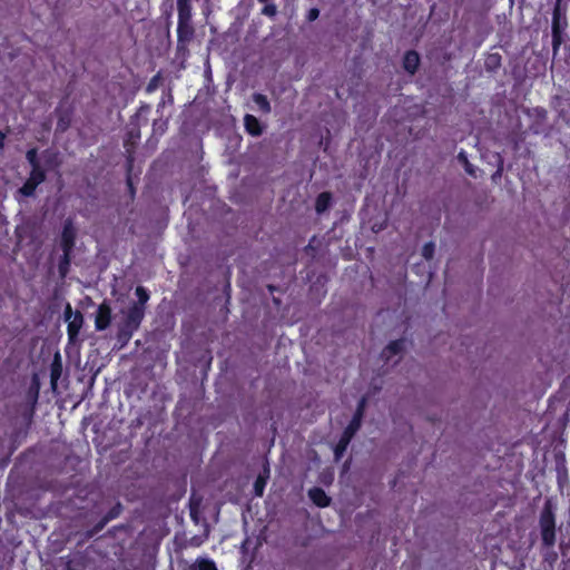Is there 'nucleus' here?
Wrapping results in <instances>:
<instances>
[{"label": "nucleus", "mask_w": 570, "mask_h": 570, "mask_svg": "<svg viewBox=\"0 0 570 570\" xmlns=\"http://www.w3.org/2000/svg\"><path fill=\"white\" fill-rule=\"evenodd\" d=\"M542 546L552 548L556 543V514L551 500H547L539 518Z\"/></svg>", "instance_id": "f257e3e1"}, {"label": "nucleus", "mask_w": 570, "mask_h": 570, "mask_svg": "<svg viewBox=\"0 0 570 570\" xmlns=\"http://www.w3.org/2000/svg\"><path fill=\"white\" fill-rule=\"evenodd\" d=\"M561 1L557 0L552 10L551 35L553 57L559 52L560 46L564 40V30L568 27L566 14L561 10Z\"/></svg>", "instance_id": "f03ea898"}, {"label": "nucleus", "mask_w": 570, "mask_h": 570, "mask_svg": "<svg viewBox=\"0 0 570 570\" xmlns=\"http://www.w3.org/2000/svg\"><path fill=\"white\" fill-rule=\"evenodd\" d=\"M525 115L530 119L529 131L532 135H542L544 137L550 136L551 126L548 124V111L544 107L537 106L528 108L525 110Z\"/></svg>", "instance_id": "7ed1b4c3"}, {"label": "nucleus", "mask_w": 570, "mask_h": 570, "mask_svg": "<svg viewBox=\"0 0 570 570\" xmlns=\"http://www.w3.org/2000/svg\"><path fill=\"white\" fill-rule=\"evenodd\" d=\"M63 318L67 322L68 340L70 343H75L83 325V315L80 311L73 312L71 304L67 303L63 311Z\"/></svg>", "instance_id": "20e7f679"}, {"label": "nucleus", "mask_w": 570, "mask_h": 570, "mask_svg": "<svg viewBox=\"0 0 570 570\" xmlns=\"http://www.w3.org/2000/svg\"><path fill=\"white\" fill-rule=\"evenodd\" d=\"M140 140V124L138 121L130 120V127L126 132V138L124 140V147L126 150V165L128 170H132L134 161H135V148L138 141Z\"/></svg>", "instance_id": "39448f33"}, {"label": "nucleus", "mask_w": 570, "mask_h": 570, "mask_svg": "<svg viewBox=\"0 0 570 570\" xmlns=\"http://www.w3.org/2000/svg\"><path fill=\"white\" fill-rule=\"evenodd\" d=\"M135 295L137 296V301L132 302L124 313L130 315L132 318L137 317L144 321L146 315V305L150 298V293L144 286H137Z\"/></svg>", "instance_id": "423d86ee"}, {"label": "nucleus", "mask_w": 570, "mask_h": 570, "mask_svg": "<svg viewBox=\"0 0 570 570\" xmlns=\"http://www.w3.org/2000/svg\"><path fill=\"white\" fill-rule=\"evenodd\" d=\"M142 323V320L137 317L132 318L130 315L124 313V318L121 324L119 325L117 338L118 342L121 343V346L128 344V342L134 336L135 332H137Z\"/></svg>", "instance_id": "0eeeda50"}, {"label": "nucleus", "mask_w": 570, "mask_h": 570, "mask_svg": "<svg viewBox=\"0 0 570 570\" xmlns=\"http://www.w3.org/2000/svg\"><path fill=\"white\" fill-rule=\"evenodd\" d=\"M550 106L557 112L558 119L570 128V94L552 96Z\"/></svg>", "instance_id": "6e6552de"}, {"label": "nucleus", "mask_w": 570, "mask_h": 570, "mask_svg": "<svg viewBox=\"0 0 570 570\" xmlns=\"http://www.w3.org/2000/svg\"><path fill=\"white\" fill-rule=\"evenodd\" d=\"M77 239V229L71 218H67L63 223L59 246L62 253L72 254Z\"/></svg>", "instance_id": "1a4fd4ad"}, {"label": "nucleus", "mask_w": 570, "mask_h": 570, "mask_svg": "<svg viewBox=\"0 0 570 570\" xmlns=\"http://www.w3.org/2000/svg\"><path fill=\"white\" fill-rule=\"evenodd\" d=\"M195 28L193 21H178L177 22V50H187L188 45L194 39Z\"/></svg>", "instance_id": "9d476101"}, {"label": "nucleus", "mask_w": 570, "mask_h": 570, "mask_svg": "<svg viewBox=\"0 0 570 570\" xmlns=\"http://www.w3.org/2000/svg\"><path fill=\"white\" fill-rule=\"evenodd\" d=\"M112 309L107 301H104L97 308L95 316V327L97 331H105L111 324Z\"/></svg>", "instance_id": "9b49d317"}, {"label": "nucleus", "mask_w": 570, "mask_h": 570, "mask_svg": "<svg viewBox=\"0 0 570 570\" xmlns=\"http://www.w3.org/2000/svg\"><path fill=\"white\" fill-rule=\"evenodd\" d=\"M366 406V399L362 397L356 406V410L352 416V420L347 424V426L344 429L343 432L347 433L348 435L353 436L358 432L362 425L364 412Z\"/></svg>", "instance_id": "f8f14e48"}, {"label": "nucleus", "mask_w": 570, "mask_h": 570, "mask_svg": "<svg viewBox=\"0 0 570 570\" xmlns=\"http://www.w3.org/2000/svg\"><path fill=\"white\" fill-rule=\"evenodd\" d=\"M244 127L248 135L259 137L264 131V126L257 117L250 114L244 116Z\"/></svg>", "instance_id": "ddd939ff"}, {"label": "nucleus", "mask_w": 570, "mask_h": 570, "mask_svg": "<svg viewBox=\"0 0 570 570\" xmlns=\"http://www.w3.org/2000/svg\"><path fill=\"white\" fill-rule=\"evenodd\" d=\"M308 498L318 508H326L331 504V498L320 487H314L309 489Z\"/></svg>", "instance_id": "4468645a"}, {"label": "nucleus", "mask_w": 570, "mask_h": 570, "mask_svg": "<svg viewBox=\"0 0 570 570\" xmlns=\"http://www.w3.org/2000/svg\"><path fill=\"white\" fill-rule=\"evenodd\" d=\"M404 350V340L399 338L391 341L381 352V357L389 362L393 356L400 354Z\"/></svg>", "instance_id": "2eb2a0df"}, {"label": "nucleus", "mask_w": 570, "mask_h": 570, "mask_svg": "<svg viewBox=\"0 0 570 570\" xmlns=\"http://www.w3.org/2000/svg\"><path fill=\"white\" fill-rule=\"evenodd\" d=\"M420 66V56L415 50H407L403 57V68L414 75Z\"/></svg>", "instance_id": "dca6fc26"}, {"label": "nucleus", "mask_w": 570, "mask_h": 570, "mask_svg": "<svg viewBox=\"0 0 570 570\" xmlns=\"http://www.w3.org/2000/svg\"><path fill=\"white\" fill-rule=\"evenodd\" d=\"M333 203V195L331 191H322L315 199V212L321 215L325 213Z\"/></svg>", "instance_id": "f3484780"}, {"label": "nucleus", "mask_w": 570, "mask_h": 570, "mask_svg": "<svg viewBox=\"0 0 570 570\" xmlns=\"http://www.w3.org/2000/svg\"><path fill=\"white\" fill-rule=\"evenodd\" d=\"M191 11L190 0H177L178 21H191Z\"/></svg>", "instance_id": "a211bd4d"}, {"label": "nucleus", "mask_w": 570, "mask_h": 570, "mask_svg": "<svg viewBox=\"0 0 570 570\" xmlns=\"http://www.w3.org/2000/svg\"><path fill=\"white\" fill-rule=\"evenodd\" d=\"M502 65V57L499 52H491L485 56L484 68L488 72H497Z\"/></svg>", "instance_id": "6ab92c4d"}, {"label": "nucleus", "mask_w": 570, "mask_h": 570, "mask_svg": "<svg viewBox=\"0 0 570 570\" xmlns=\"http://www.w3.org/2000/svg\"><path fill=\"white\" fill-rule=\"evenodd\" d=\"M353 436L343 432L340 440L334 446V458L336 461L341 460L344 453L346 452L348 444L351 443Z\"/></svg>", "instance_id": "aec40b11"}, {"label": "nucleus", "mask_w": 570, "mask_h": 570, "mask_svg": "<svg viewBox=\"0 0 570 570\" xmlns=\"http://www.w3.org/2000/svg\"><path fill=\"white\" fill-rule=\"evenodd\" d=\"M269 479V469L266 466L261 472L254 482V494L256 497H263L267 480Z\"/></svg>", "instance_id": "412c9836"}, {"label": "nucleus", "mask_w": 570, "mask_h": 570, "mask_svg": "<svg viewBox=\"0 0 570 570\" xmlns=\"http://www.w3.org/2000/svg\"><path fill=\"white\" fill-rule=\"evenodd\" d=\"M252 98L262 114L268 115L272 111L271 102L265 95L255 92Z\"/></svg>", "instance_id": "4be33fe9"}, {"label": "nucleus", "mask_w": 570, "mask_h": 570, "mask_svg": "<svg viewBox=\"0 0 570 570\" xmlns=\"http://www.w3.org/2000/svg\"><path fill=\"white\" fill-rule=\"evenodd\" d=\"M71 259H72V254L62 253V255L59 257L57 268H58L59 276L61 278H65L68 275V273L70 271Z\"/></svg>", "instance_id": "5701e85b"}, {"label": "nucleus", "mask_w": 570, "mask_h": 570, "mask_svg": "<svg viewBox=\"0 0 570 570\" xmlns=\"http://www.w3.org/2000/svg\"><path fill=\"white\" fill-rule=\"evenodd\" d=\"M39 185L40 184H38V181L28 177L23 185L18 189V193L23 197H32L35 196L36 189Z\"/></svg>", "instance_id": "b1692460"}, {"label": "nucleus", "mask_w": 570, "mask_h": 570, "mask_svg": "<svg viewBox=\"0 0 570 570\" xmlns=\"http://www.w3.org/2000/svg\"><path fill=\"white\" fill-rule=\"evenodd\" d=\"M61 372H62V366H61L60 356H59V354H56L55 360L52 361L51 367H50V381H51L52 386H56L58 380L61 376Z\"/></svg>", "instance_id": "393cba45"}, {"label": "nucleus", "mask_w": 570, "mask_h": 570, "mask_svg": "<svg viewBox=\"0 0 570 570\" xmlns=\"http://www.w3.org/2000/svg\"><path fill=\"white\" fill-rule=\"evenodd\" d=\"M189 570H218L214 560L209 558H197Z\"/></svg>", "instance_id": "a878e982"}, {"label": "nucleus", "mask_w": 570, "mask_h": 570, "mask_svg": "<svg viewBox=\"0 0 570 570\" xmlns=\"http://www.w3.org/2000/svg\"><path fill=\"white\" fill-rule=\"evenodd\" d=\"M458 160L463 165L464 170L468 175L471 177H476V169L475 167L469 161L468 155L464 150H461L458 154Z\"/></svg>", "instance_id": "bb28decb"}, {"label": "nucleus", "mask_w": 570, "mask_h": 570, "mask_svg": "<svg viewBox=\"0 0 570 570\" xmlns=\"http://www.w3.org/2000/svg\"><path fill=\"white\" fill-rule=\"evenodd\" d=\"M29 177H31L32 179L38 181V184L41 185L47 179V170H46V168L42 165L38 166V167H35V168H31Z\"/></svg>", "instance_id": "cd10ccee"}, {"label": "nucleus", "mask_w": 570, "mask_h": 570, "mask_svg": "<svg viewBox=\"0 0 570 570\" xmlns=\"http://www.w3.org/2000/svg\"><path fill=\"white\" fill-rule=\"evenodd\" d=\"M26 159L31 168L41 166L39 156H38V149L36 147L30 148L26 153Z\"/></svg>", "instance_id": "c85d7f7f"}, {"label": "nucleus", "mask_w": 570, "mask_h": 570, "mask_svg": "<svg viewBox=\"0 0 570 570\" xmlns=\"http://www.w3.org/2000/svg\"><path fill=\"white\" fill-rule=\"evenodd\" d=\"M161 82V73L157 72L155 76L151 77L149 82L147 83L145 91L146 94H153L158 89Z\"/></svg>", "instance_id": "c756f323"}, {"label": "nucleus", "mask_w": 570, "mask_h": 570, "mask_svg": "<svg viewBox=\"0 0 570 570\" xmlns=\"http://www.w3.org/2000/svg\"><path fill=\"white\" fill-rule=\"evenodd\" d=\"M122 511L121 504L118 502L112 508L108 510V512L104 515V518L110 522L111 520L118 518Z\"/></svg>", "instance_id": "7c9ffc66"}, {"label": "nucleus", "mask_w": 570, "mask_h": 570, "mask_svg": "<svg viewBox=\"0 0 570 570\" xmlns=\"http://www.w3.org/2000/svg\"><path fill=\"white\" fill-rule=\"evenodd\" d=\"M107 523L108 521L102 517L90 530L87 531V538H91L99 533Z\"/></svg>", "instance_id": "2f4dec72"}, {"label": "nucleus", "mask_w": 570, "mask_h": 570, "mask_svg": "<svg viewBox=\"0 0 570 570\" xmlns=\"http://www.w3.org/2000/svg\"><path fill=\"white\" fill-rule=\"evenodd\" d=\"M434 252H435V245L433 242H429V243L424 244V246L422 247V256L425 259L433 258Z\"/></svg>", "instance_id": "473e14b6"}, {"label": "nucleus", "mask_w": 570, "mask_h": 570, "mask_svg": "<svg viewBox=\"0 0 570 570\" xmlns=\"http://www.w3.org/2000/svg\"><path fill=\"white\" fill-rule=\"evenodd\" d=\"M261 13L266 17L274 18L277 14V7L274 3L267 2L263 7Z\"/></svg>", "instance_id": "72a5a7b5"}, {"label": "nucleus", "mask_w": 570, "mask_h": 570, "mask_svg": "<svg viewBox=\"0 0 570 570\" xmlns=\"http://www.w3.org/2000/svg\"><path fill=\"white\" fill-rule=\"evenodd\" d=\"M149 112H150V105H148L146 102H141L137 112L131 117L130 120L136 121L139 119L140 116H147Z\"/></svg>", "instance_id": "f704fd0d"}, {"label": "nucleus", "mask_w": 570, "mask_h": 570, "mask_svg": "<svg viewBox=\"0 0 570 570\" xmlns=\"http://www.w3.org/2000/svg\"><path fill=\"white\" fill-rule=\"evenodd\" d=\"M45 165L47 168H50L52 165H56L57 155L51 153L49 149L43 151Z\"/></svg>", "instance_id": "c9c22d12"}, {"label": "nucleus", "mask_w": 570, "mask_h": 570, "mask_svg": "<svg viewBox=\"0 0 570 570\" xmlns=\"http://www.w3.org/2000/svg\"><path fill=\"white\" fill-rule=\"evenodd\" d=\"M557 479L559 485H562V483L568 479V470L564 465L557 468Z\"/></svg>", "instance_id": "e433bc0d"}, {"label": "nucleus", "mask_w": 570, "mask_h": 570, "mask_svg": "<svg viewBox=\"0 0 570 570\" xmlns=\"http://www.w3.org/2000/svg\"><path fill=\"white\" fill-rule=\"evenodd\" d=\"M320 17V10L317 8H311L306 14L308 22L315 21Z\"/></svg>", "instance_id": "4c0bfd02"}, {"label": "nucleus", "mask_w": 570, "mask_h": 570, "mask_svg": "<svg viewBox=\"0 0 570 570\" xmlns=\"http://www.w3.org/2000/svg\"><path fill=\"white\" fill-rule=\"evenodd\" d=\"M127 168V179H126V183H127V187H128V190L130 193V195L134 197L135 196V193H136V189H135V186H134V183H132V179L130 177V173L131 170H128V167L126 166Z\"/></svg>", "instance_id": "58836bf2"}, {"label": "nucleus", "mask_w": 570, "mask_h": 570, "mask_svg": "<svg viewBox=\"0 0 570 570\" xmlns=\"http://www.w3.org/2000/svg\"><path fill=\"white\" fill-rule=\"evenodd\" d=\"M166 125V121L154 120L153 129L154 131L160 130V134H163L165 131Z\"/></svg>", "instance_id": "ea45409f"}, {"label": "nucleus", "mask_w": 570, "mask_h": 570, "mask_svg": "<svg viewBox=\"0 0 570 570\" xmlns=\"http://www.w3.org/2000/svg\"><path fill=\"white\" fill-rule=\"evenodd\" d=\"M558 559V553L556 551H549L544 554V560L549 562H556Z\"/></svg>", "instance_id": "a19ab883"}, {"label": "nucleus", "mask_w": 570, "mask_h": 570, "mask_svg": "<svg viewBox=\"0 0 570 570\" xmlns=\"http://www.w3.org/2000/svg\"><path fill=\"white\" fill-rule=\"evenodd\" d=\"M502 171H503V164H502V159H500V165L497 168V170L494 171V174L492 175V179L497 180L498 178H500L502 176Z\"/></svg>", "instance_id": "79ce46f5"}, {"label": "nucleus", "mask_w": 570, "mask_h": 570, "mask_svg": "<svg viewBox=\"0 0 570 570\" xmlns=\"http://www.w3.org/2000/svg\"><path fill=\"white\" fill-rule=\"evenodd\" d=\"M7 135L0 130V150L4 148Z\"/></svg>", "instance_id": "37998d69"}, {"label": "nucleus", "mask_w": 570, "mask_h": 570, "mask_svg": "<svg viewBox=\"0 0 570 570\" xmlns=\"http://www.w3.org/2000/svg\"><path fill=\"white\" fill-rule=\"evenodd\" d=\"M261 3H267L269 2L271 0H258Z\"/></svg>", "instance_id": "c03bdc74"}, {"label": "nucleus", "mask_w": 570, "mask_h": 570, "mask_svg": "<svg viewBox=\"0 0 570 570\" xmlns=\"http://www.w3.org/2000/svg\"><path fill=\"white\" fill-rule=\"evenodd\" d=\"M269 291L273 292L274 291V286H268Z\"/></svg>", "instance_id": "a18cd8bd"}]
</instances>
